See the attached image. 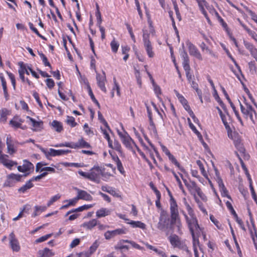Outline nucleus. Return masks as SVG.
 Returning <instances> with one entry per match:
<instances>
[{"label":"nucleus","instance_id":"4c0bfd02","mask_svg":"<svg viewBox=\"0 0 257 257\" xmlns=\"http://www.w3.org/2000/svg\"><path fill=\"white\" fill-rule=\"evenodd\" d=\"M96 225V220L92 219L88 222H84L82 224V226L87 229H91Z\"/></svg>","mask_w":257,"mask_h":257},{"label":"nucleus","instance_id":"6e6d98bb","mask_svg":"<svg viewBox=\"0 0 257 257\" xmlns=\"http://www.w3.org/2000/svg\"><path fill=\"white\" fill-rule=\"evenodd\" d=\"M183 107L185 108V109L188 111L190 116L192 118V119H195V116L193 112L192 111V110L191 109L190 107L188 104V102H187L186 103H185L184 104H183Z\"/></svg>","mask_w":257,"mask_h":257},{"label":"nucleus","instance_id":"3c124183","mask_svg":"<svg viewBox=\"0 0 257 257\" xmlns=\"http://www.w3.org/2000/svg\"><path fill=\"white\" fill-rule=\"evenodd\" d=\"M206 9L212 15L215 16L218 19H221V17L219 16L218 13L212 6H210L208 5Z\"/></svg>","mask_w":257,"mask_h":257},{"label":"nucleus","instance_id":"4468645a","mask_svg":"<svg viewBox=\"0 0 257 257\" xmlns=\"http://www.w3.org/2000/svg\"><path fill=\"white\" fill-rule=\"evenodd\" d=\"M89 43H90V46L92 50V51L94 54V56H90L89 57V58L90 59V67L91 69H94L95 71H96V66H95V57H96V54L95 52V45L94 43L93 42L92 38L89 36Z\"/></svg>","mask_w":257,"mask_h":257},{"label":"nucleus","instance_id":"e2e57ef3","mask_svg":"<svg viewBox=\"0 0 257 257\" xmlns=\"http://www.w3.org/2000/svg\"><path fill=\"white\" fill-rule=\"evenodd\" d=\"M29 27H30V29L32 31H33L36 35H37V36H38L39 37L42 38L43 39H45V38H44V37H43V36H42L40 33L39 32H38V31L37 30V29L34 27L33 24L32 23H29Z\"/></svg>","mask_w":257,"mask_h":257},{"label":"nucleus","instance_id":"79ce46f5","mask_svg":"<svg viewBox=\"0 0 257 257\" xmlns=\"http://www.w3.org/2000/svg\"><path fill=\"white\" fill-rule=\"evenodd\" d=\"M31 182L32 180H29V181L27 182V183L24 185L19 189V192L24 193L27 190L32 188L33 186V184Z\"/></svg>","mask_w":257,"mask_h":257},{"label":"nucleus","instance_id":"c85d7f7f","mask_svg":"<svg viewBox=\"0 0 257 257\" xmlns=\"http://www.w3.org/2000/svg\"><path fill=\"white\" fill-rule=\"evenodd\" d=\"M108 143V146L111 149H114L116 151L121 153V147L120 143L118 141L115 140L113 143L110 140V139L107 141Z\"/></svg>","mask_w":257,"mask_h":257},{"label":"nucleus","instance_id":"dca6fc26","mask_svg":"<svg viewBox=\"0 0 257 257\" xmlns=\"http://www.w3.org/2000/svg\"><path fill=\"white\" fill-rule=\"evenodd\" d=\"M181 56L183 58V66L185 71H188L190 70V67L189 65V59L188 55L186 52V51L184 49V44H182V50L181 52Z\"/></svg>","mask_w":257,"mask_h":257},{"label":"nucleus","instance_id":"20e7f679","mask_svg":"<svg viewBox=\"0 0 257 257\" xmlns=\"http://www.w3.org/2000/svg\"><path fill=\"white\" fill-rule=\"evenodd\" d=\"M117 133L122 144L128 149L132 150L134 147H137L133 139L125 131L123 130V132H120L119 130H117Z\"/></svg>","mask_w":257,"mask_h":257},{"label":"nucleus","instance_id":"052dcab7","mask_svg":"<svg viewBox=\"0 0 257 257\" xmlns=\"http://www.w3.org/2000/svg\"><path fill=\"white\" fill-rule=\"evenodd\" d=\"M22 177V175L20 174H15L13 173H12L8 176V179H12V180H15L17 181H19L20 180L21 177Z\"/></svg>","mask_w":257,"mask_h":257},{"label":"nucleus","instance_id":"b1692460","mask_svg":"<svg viewBox=\"0 0 257 257\" xmlns=\"http://www.w3.org/2000/svg\"><path fill=\"white\" fill-rule=\"evenodd\" d=\"M170 243L174 247H179L181 245L180 238L176 234L171 235L169 237Z\"/></svg>","mask_w":257,"mask_h":257},{"label":"nucleus","instance_id":"e433bc0d","mask_svg":"<svg viewBox=\"0 0 257 257\" xmlns=\"http://www.w3.org/2000/svg\"><path fill=\"white\" fill-rule=\"evenodd\" d=\"M91 207V206L89 205H83L82 206L79 207L77 208L73 209L70 210L66 213V215L67 216V215H69V214H70L71 213L75 212H81L83 210H87V209L90 208Z\"/></svg>","mask_w":257,"mask_h":257},{"label":"nucleus","instance_id":"473e14b6","mask_svg":"<svg viewBox=\"0 0 257 257\" xmlns=\"http://www.w3.org/2000/svg\"><path fill=\"white\" fill-rule=\"evenodd\" d=\"M106 82V78L105 76V74L103 73V75L100 76L99 78V82H97L98 84V86L100 89L103 91L104 92H106V89L105 87V82Z\"/></svg>","mask_w":257,"mask_h":257},{"label":"nucleus","instance_id":"f03ea898","mask_svg":"<svg viewBox=\"0 0 257 257\" xmlns=\"http://www.w3.org/2000/svg\"><path fill=\"white\" fill-rule=\"evenodd\" d=\"M181 212L185 217L194 241L198 242V239L196 238V235L198 236L200 233L201 230L195 215L188 216L183 210H182Z\"/></svg>","mask_w":257,"mask_h":257},{"label":"nucleus","instance_id":"49530a36","mask_svg":"<svg viewBox=\"0 0 257 257\" xmlns=\"http://www.w3.org/2000/svg\"><path fill=\"white\" fill-rule=\"evenodd\" d=\"M114 91L116 92V94L118 96H120V88H119L118 85L116 82V81H114V86L112 88V91L111 92V97H114Z\"/></svg>","mask_w":257,"mask_h":257},{"label":"nucleus","instance_id":"cd10ccee","mask_svg":"<svg viewBox=\"0 0 257 257\" xmlns=\"http://www.w3.org/2000/svg\"><path fill=\"white\" fill-rule=\"evenodd\" d=\"M144 244L148 248L154 251L158 255H160L161 257H168L167 255L163 251L158 249L157 247H156L152 245H150L147 242H144Z\"/></svg>","mask_w":257,"mask_h":257},{"label":"nucleus","instance_id":"09e8293b","mask_svg":"<svg viewBox=\"0 0 257 257\" xmlns=\"http://www.w3.org/2000/svg\"><path fill=\"white\" fill-rule=\"evenodd\" d=\"M114 249L115 250H119L122 253V250L123 249H125L126 250L128 249V246L125 245H123V243L121 242L118 241L117 244L114 246Z\"/></svg>","mask_w":257,"mask_h":257},{"label":"nucleus","instance_id":"423d86ee","mask_svg":"<svg viewBox=\"0 0 257 257\" xmlns=\"http://www.w3.org/2000/svg\"><path fill=\"white\" fill-rule=\"evenodd\" d=\"M240 107L241 112L244 115L246 118H249L252 121H254L253 115L255 114L256 112L252 106L247 102H245L244 105H243L240 102Z\"/></svg>","mask_w":257,"mask_h":257},{"label":"nucleus","instance_id":"6e6552de","mask_svg":"<svg viewBox=\"0 0 257 257\" xmlns=\"http://www.w3.org/2000/svg\"><path fill=\"white\" fill-rule=\"evenodd\" d=\"M170 197V212L172 220H176L179 217L178 206L177 202L170 192H169Z\"/></svg>","mask_w":257,"mask_h":257},{"label":"nucleus","instance_id":"7c9ffc66","mask_svg":"<svg viewBox=\"0 0 257 257\" xmlns=\"http://www.w3.org/2000/svg\"><path fill=\"white\" fill-rule=\"evenodd\" d=\"M223 123L224 124L225 127L226 129H229L230 127L229 125V123L230 121V116L229 114L226 112L225 113H223L222 115L220 116Z\"/></svg>","mask_w":257,"mask_h":257},{"label":"nucleus","instance_id":"4d7b16f0","mask_svg":"<svg viewBox=\"0 0 257 257\" xmlns=\"http://www.w3.org/2000/svg\"><path fill=\"white\" fill-rule=\"evenodd\" d=\"M61 197V195L59 194L53 196L47 203V206H51L54 202L59 200Z\"/></svg>","mask_w":257,"mask_h":257},{"label":"nucleus","instance_id":"338daca9","mask_svg":"<svg viewBox=\"0 0 257 257\" xmlns=\"http://www.w3.org/2000/svg\"><path fill=\"white\" fill-rule=\"evenodd\" d=\"M67 123L73 127L76 125V123L75 122V119L72 116H68L66 120Z\"/></svg>","mask_w":257,"mask_h":257},{"label":"nucleus","instance_id":"412c9836","mask_svg":"<svg viewBox=\"0 0 257 257\" xmlns=\"http://www.w3.org/2000/svg\"><path fill=\"white\" fill-rule=\"evenodd\" d=\"M112 173L110 169H107V168H103L102 169H98L97 168V175H100L103 180L107 181L112 176Z\"/></svg>","mask_w":257,"mask_h":257},{"label":"nucleus","instance_id":"72a5a7b5","mask_svg":"<svg viewBox=\"0 0 257 257\" xmlns=\"http://www.w3.org/2000/svg\"><path fill=\"white\" fill-rule=\"evenodd\" d=\"M174 221L175 223V229L176 230V232L179 234L182 233V224L181 222L180 219L178 218H177L176 220H172V223H173Z\"/></svg>","mask_w":257,"mask_h":257},{"label":"nucleus","instance_id":"680f3d73","mask_svg":"<svg viewBox=\"0 0 257 257\" xmlns=\"http://www.w3.org/2000/svg\"><path fill=\"white\" fill-rule=\"evenodd\" d=\"M200 47L202 51H204L206 53H208L212 56H214L212 51L211 50H210L208 47L206 46L204 43H202L201 44Z\"/></svg>","mask_w":257,"mask_h":257},{"label":"nucleus","instance_id":"f3484780","mask_svg":"<svg viewBox=\"0 0 257 257\" xmlns=\"http://www.w3.org/2000/svg\"><path fill=\"white\" fill-rule=\"evenodd\" d=\"M196 1L197 2L200 10L205 17L207 21V22L209 24H211V21L209 19L207 15V12L205 10V8H206L208 6V3L206 2L205 0H196Z\"/></svg>","mask_w":257,"mask_h":257},{"label":"nucleus","instance_id":"2eb2a0df","mask_svg":"<svg viewBox=\"0 0 257 257\" xmlns=\"http://www.w3.org/2000/svg\"><path fill=\"white\" fill-rule=\"evenodd\" d=\"M186 44L188 47V50L190 54L201 60L202 59L201 55L198 51L197 48L189 41L187 42Z\"/></svg>","mask_w":257,"mask_h":257},{"label":"nucleus","instance_id":"69168bd1","mask_svg":"<svg viewBox=\"0 0 257 257\" xmlns=\"http://www.w3.org/2000/svg\"><path fill=\"white\" fill-rule=\"evenodd\" d=\"M248 67L250 72L252 73L256 72V67L254 61H250L248 63Z\"/></svg>","mask_w":257,"mask_h":257},{"label":"nucleus","instance_id":"ea45409f","mask_svg":"<svg viewBox=\"0 0 257 257\" xmlns=\"http://www.w3.org/2000/svg\"><path fill=\"white\" fill-rule=\"evenodd\" d=\"M75 145L77 146V148H90V145L86 142H85L83 139H81L78 141L77 143H75Z\"/></svg>","mask_w":257,"mask_h":257},{"label":"nucleus","instance_id":"a211bd4d","mask_svg":"<svg viewBox=\"0 0 257 257\" xmlns=\"http://www.w3.org/2000/svg\"><path fill=\"white\" fill-rule=\"evenodd\" d=\"M243 44L245 48L250 52L251 56L257 62V49L252 44L247 41H244Z\"/></svg>","mask_w":257,"mask_h":257},{"label":"nucleus","instance_id":"bb28decb","mask_svg":"<svg viewBox=\"0 0 257 257\" xmlns=\"http://www.w3.org/2000/svg\"><path fill=\"white\" fill-rule=\"evenodd\" d=\"M100 130L104 138L106 139L107 141H108L110 139L109 135V133L110 132V129L108 125H101L100 126Z\"/></svg>","mask_w":257,"mask_h":257},{"label":"nucleus","instance_id":"c756f323","mask_svg":"<svg viewBox=\"0 0 257 257\" xmlns=\"http://www.w3.org/2000/svg\"><path fill=\"white\" fill-rule=\"evenodd\" d=\"M39 257H50L54 255L51 250L48 248H45L43 250H40L38 252Z\"/></svg>","mask_w":257,"mask_h":257},{"label":"nucleus","instance_id":"9b49d317","mask_svg":"<svg viewBox=\"0 0 257 257\" xmlns=\"http://www.w3.org/2000/svg\"><path fill=\"white\" fill-rule=\"evenodd\" d=\"M38 148L43 152L45 157L48 159H50V157H55L58 156H61L62 155V150H55L53 149H50L49 150L45 149L40 146H37Z\"/></svg>","mask_w":257,"mask_h":257},{"label":"nucleus","instance_id":"7ed1b4c3","mask_svg":"<svg viewBox=\"0 0 257 257\" xmlns=\"http://www.w3.org/2000/svg\"><path fill=\"white\" fill-rule=\"evenodd\" d=\"M170 220L167 212L162 210L160 212L157 228L160 231H166L170 226Z\"/></svg>","mask_w":257,"mask_h":257},{"label":"nucleus","instance_id":"13d9d810","mask_svg":"<svg viewBox=\"0 0 257 257\" xmlns=\"http://www.w3.org/2000/svg\"><path fill=\"white\" fill-rule=\"evenodd\" d=\"M119 45V44L115 40H112L110 43V46L112 51L113 52L116 53L118 50Z\"/></svg>","mask_w":257,"mask_h":257},{"label":"nucleus","instance_id":"0eeeda50","mask_svg":"<svg viewBox=\"0 0 257 257\" xmlns=\"http://www.w3.org/2000/svg\"><path fill=\"white\" fill-rule=\"evenodd\" d=\"M3 145L0 140V163H2L7 168L11 169L14 166L17 165V163L8 159L9 156L3 153Z\"/></svg>","mask_w":257,"mask_h":257},{"label":"nucleus","instance_id":"4be33fe9","mask_svg":"<svg viewBox=\"0 0 257 257\" xmlns=\"http://www.w3.org/2000/svg\"><path fill=\"white\" fill-rule=\"evenodd\" d=\"M6 144L7 146L8 153L10 155H13L14 153L16 152L17 150L15 148L14 143L11 138V137H7Z\"/></svg>","mask_w":257,"mask_h":257},{"label":"nucleus","instance_id":"6ab92c4d","mask_svg":"<svg viewBox=\"0 0 257 257\" xmlns=\"http://www.w3.org/2000/svg\"><path fill=\"white\" fill-rule=\"evenodd\" d=\"M10 243L12 249L13 251H19L20 249V246L18 240L16 238L14 233H11L10 235Z\"/></svg>","mask_w":257,"mask_h":257},{"label":"nucleus","instance_id":"c9c22d12","mask_svg":"<svg viewBox=\"0 0 257 257\" xmlns=\"http://www.w3.org/2000/svg\"><path fill=\"white\" fill-rule=\"evenodd\" d=\"M0 78L2 82V85L3 87V89L4 90V93L5 95V97L7 100L9 98V94L7 90V83L6 81L3 77V76L0 75Z\"/></svg>","mask_w":257,"mask_h":257},{"label":"nucleus","instance_id":"a18cd8bd","mask_svg":"<svg viewBox=\"0 0 257 257\" xmlns=\"http://www.w3.org/2000/svg\"><path fill=\"white\" fill-rule=\"evenodd\" d=\"M110 211L106 208H101L97 211V217H104L110 214Z\"/></svg>","mask_w":257,"mask_h":257},{"label":"nucleus","instance_id":"2f4dec72","mask_svg":"<svg viewBox=\"0 0 257 257\" xmlns=\"http://www.w3.org/2000/svg\"><path fill=\"white\" fill-rule=\"evenodd\" d=\"M27 118L30 120V122L31 123V125L34 128L33 129L34 131H37L38 128L41 127L43 124L42 121H37L34 119L28 116H27Z\"/></svg>","mask_w":257,"mask_h":257},{"label":"nucleus","instance_id":"f257e3e1","mask_svg":"<svg viewBox=\"0 0 257 257\" xmlns=\"http://www.w3.org/2000/svg\"><path fill=\"white\" fill-rule=\"evenodd\" d=\"M181 212L185 217L194 241L198 242V239L196 238V235L198 236L200 233L201 230L195 215L188 216L183 210H182Z\"/></svg>","mask_w":257,"mask_h":257},{"label":"nucleus","instance_id":"393cba45","mask_svg":"<svg viewBox=\"0 0 257 257\" xmlns=\"http://www.w3.org/2000/svg\"><path fill=\"white\" fill-rule=\"evenodd\" d=\"M24 122V120L19 118L18 117H15L10 121V124L15 128H21L24 130L26 128V126H22V123Z\"/></svg>","mask_w":257,"mask_h":257},{"label":"nucleus","instance_id":"0e129e2a","mask_svg":"<svg viewBox=\"0 0 257 257\" xmlns=\"http://www.w3.org/2000/svg\"><path fill=\"white\" fill-rule=\"evenodd\" d=\"M178 185H179V187L180 188V189L182 191L183 193L185 194H186V192L183 187V185L181 183V182L180 180V179L179 178V177L177 175V174L174 172V171H172Z\"/></svg>","mask_w":257,"mask_h":257},{"label":"nucleus","instance_id":"37998d69","mask_svg":"<svg viewBox=\"0 0 257 257\" xmlns=\"http://www.w3.org/2000/svg\"><path fill=\"white\" fill-rule=\"evenodd\" d=\"M55 147H69L72 149H77V146H76L75 144V143L71 142V143H62L56 145L54 146Z\"/></svg>","mask_w":257,"mask_h":257},{"label":"nucleus","instance_id":"bf43d9fd","mask_svg":"<svg viewBox=\"0 0 257 257\" xmlns=\"http://www.w3.org/2000/svg\"><path fill=\"white\" fill-rule=\"evenodd\" d=\"M94 168H93L91 172H88L87 178L92 180L95 181L96 178V174L94 172Z\"/></svg>","mask_w":257,"mask_h":257},{"label":"nucleus","instance_id":"de8ad7c7","mask_svg":"<svg viewBox=\"0 0 257 257\" xmlns=\"http://www.w3.org/2000/svg\"><path fill=\"white\" fill-rule=\"evenodd\" d=\"M19 65L20 67L19 70V74H24L26 73L27 75H29V73L28 72V68H27L26 66L24 64V63L22 62L19 63Z\"/></svg>","mask_w":257,"mask_h":257},{"label":"nucleus","instance_id":"a878e982","mask_svg":"<svg viewBox=\"0 0 257 257\" xmlns=\"http://www.w3.org/2000/svg\"><path fill=\"white\" fill-rule=\"evenodd\" d=\"M100 130L104 138L106 139L107 141H108L110 139L109 135V133L110 132V129L108 125H101L100 126Z\"/></svg>","mask_w":257,"mask_h":257},{"label":"nucleus","instance_id":"f704fd0d","mask_svg":"<svg viewBox=\"0 0 257 257\" xmlns=\"http://www.w3.org/2000/svg\"><path fill=\"white\" fill-rule=\"evenodd\" d=\"M133 227H138L144 229L146 228V224L139 221H131L127 222Z\"/></svg>","mask_w":257,"mask_h":257},{"label":"nucleus","instance_id":"603ef678","mask_svg":"<svg viewBox=\"0 0 257 257\" xmlns=\"http://www.w3.org/2000/svg\"><path fill=\"white\" fill-rule=\"evenodd\" d=\"M115 162L117 165V169L121 174H123L124 173L123 167L120 160L117 157L115 158Z\"/></svg>","mask_w":257,"mask_h":257},{"label":"nucleus","instance_id":"1a4fd4ad","mask_svg":"<svg viewBox=\"0 0 257 257\" xmlns=\"http://www.w3.org/2000/svg\"><path fill=\"white\" fill-rule=\"evenodd\" d=\"M226 131L228 137L233 141L235 147L238 149H242L241 140L238 134L236 132H232L230 127H229V129H226Z\"/></svg>","mask_w":257,"mask_h":257},{"label":"nucleus","instance_id":"58836bf2","mask_svg":"<svg viewBox=\"0 0 257 257\" xmlns=\"http://www.w3.org/2000/svg\"><path fill=\"white\" fill-rule=\"evenodd\" d=\"M51 126L57 132H60L63 130V126L61 123L57 120H53L51 122Z\"/></svg>","mask_w":257,"mask_h":257},{"label":"nucleus","instance_id":"39448f33","mask_svg":"<svg viewBox=\"0 0 257 257\" xmlns=\"http://www.w3.org/2000/svg\"><path fill=\"white\" fill-rule=\"evenodd\" d=\"M143 38L144 46L147 53L150 58H153L155 55V53L153 51L152 44L149 40V34L146 30H143Z\"/></svg>","mask_w":257,"mask_h":257},{"label":"nucleus","instance_id":"774afa93","mask_svg":"<svg viewBox=\"0 0 257 257\" xmlns=\"http://www.w3.org/2000/svg\"><path fill=\"white\" fill-rule=\"evenodd\" d=\"M39 54L41 58L42 59L43 62L45 66H49L50 67H51V65L50 63L48 62V59L47 57L45 56L44 54H43L42 53H39Z\"/></svg>","mask_w":257,"mask_h":257},{"label":"nucleus","instance_id":"9d476101","mask_svg":"<svg viewBox=\"0 0 257 257\" xmlns=\"http://www.w3.org/2000/svg\"><path fill=\"white\" fill-rule=\"evenodd\" d=\"M214 170L216 177V179L218 184V186L219 187V189L221 192L222 196L227 197L228 198L231 199L230 196L228 194L227 190L225 187L221 178L219 176V172L216 168L214 169Z\"/></svg>","mask_w":257,"mask_h":257},{"label":"nucleus","instance_id":"f8f14e48","mask_svg":"<svg viewBox=\"0 0 257 257\" xmlns=\"http://www.w3.org/2000/svg\"><path fill=\"white\" fill-rule=\"evenodd\" d=\"M183 180L190 193L194 196V197H195L196 193L197 192L199 191L200 188H199L197 186L196 184L193 181L188 182L184 179H183Z\"/></svg>","mask_w":257,"mask_h":257},{"label":"nucleus","instance_id":"c03bdc74","mask_svg":"<svg viewBox=\"0 0 257 257\" xmlns=\"http://www.w3.org/2000/svg\"><path fill=\"white\" fill-rule=\"evenodd\" d=\"M152 84L154 87V90L155 92V93L157 94L158 97L159 98L160 101L162 102V104L163 105H164L163 102L162 101L161 99L159 97V95L161 94V90L160 87L157 85L154 82V80L152 79Z\"/></svg>","mask_w":257,"mask_h":257},{"label":"nucleus","instance_id":"aec40b11","mask_svg":"<svg viewBox=\"0 0 257 257\" xmlns=\"http://www.w3.org/2000/svg\"><path fill=\"white\" fill-rule=\"evenodd\" d=\"M74 189L77 192V196L76 197L78 200L82 199L89 201L92 199V197L91 195L85 191L80 190L77 188H75Z\"/></svg>","mask_w":257,"mask_h":257},{"label":"nucleus","instance_id":"5fc2aeb1","mask_svg":"<svg viewBox=\"0 0 257 257\" xmlns=\"http://www.w3.org/2000/svg\"><path fill=\"white\" fill-rule=\"evenodd\" d=\"M168 157L170 160L172 162L174 163L180 170L182 171H184V170L180 167L179 163L171 154L168 156Z\"/></svg>","mask_w":257,"mask_h":257},{"label":"nucleus","instance_id":"ddd939ff","mask_svg":"<svg viewBox=\"0 0 257 257\" xmlns=\"http://www.w3.org/2000/svg\"><path fill=\"white\" fill-rule=\"evenodd\" d=\"M125 229L118 228L113 230L106 231L104 233V236L106 239L108 240L117 235L125 234Z\"/></svg>","mask_w":257,"mask_h":257},{"label":"nucleus","instance_id":"5701e85b","mask_svg":"<svg viewBox=\"0 0 257 257\" xmlns=\"http://www.w3.org/2000/svg\"><path fill=\"white\" fill-rule=\"evenodd\" d=\"M34 169V165L30 162L25 160L22 166H19L18 167V170L21 172H26L30 171L31 169Z\"/></svg>","mask_w":257,"mask_h":257},{"label":"nucleus","instance_id":"8fccbe9b","mask_svg":"<svg viewBox=\"0 0 257 257\" xmlns=\"http://www.w3.org/2000/svg\"><path fill=\"white\" fill-rule=\"evenodd\" d=\"M243 27L248 35L256 42L257 41V34L255 32L247 28L245 26H243Z\"/></svg>","mask_w":257,"mask_h":257},{"label":"nucleus","instance_id":"864d4df0","mask_svg":"<svg viewBox=\"0 0 257 257\" xmlns=\"http://www.w3.org/2000/svg\"><path fill=\"white\" fill-rule=\"evenodd\" d=\"M95 243H96V241H95L93 243V244L92 245V246H91L90 248V251H87V252H83V256H84V257H89L90 256V255L93 253L96 248V246H95Z\"/></svg>","mask_w":257,"mask_h":257},{"label":"nucleus","instance_id":"a19ab883","mask_svg":"<svg viewBox=\"0 0 257 257\" xmlns=\"http://www.w3.org/2000/svg\"><path fill=\"white\" fill-rule=\"evenodd\" d=\"M35 210L32 214V217H35L38 215L40 213L44 211L47 207L46 206H35Z\"/></svg>","mask_w":257,"mask_h":257}]
</instances>
